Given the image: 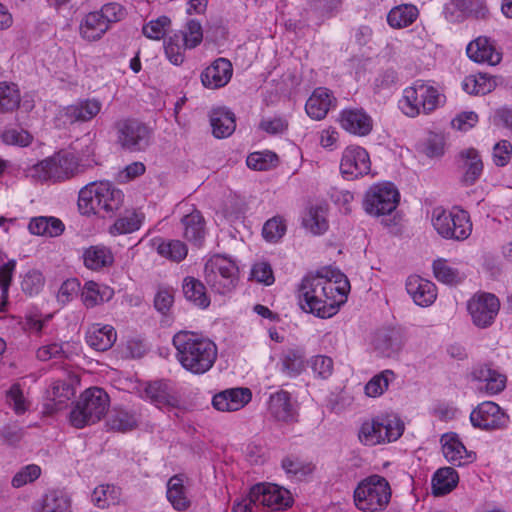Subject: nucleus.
Segmentation results:
<instances>
[{
  "label": "nucleus",
  "instance_id": "nucleus-63",
  "mask_svg": "<svg viewBox=\"0 0 512 512\" xmlns=\"http://www.w3.org/2000/svg\"><path fill=\"white\" fill-rule=\"evenodd\" d=\"M80 282L76 278L67 279L62 283L58 290L57 300L62 304L69 303L79 293Z\"/></svg>",
  "mask_w": 512,
  "mask_h": 512
},
{
  "label": "nucleus",
  "instance_id": "nucleus-56",
  "mask_svg": "<svg viewBox=\"0 0 512 512\" xmlns=\"http://www.w3.org/2000/svg\"><path fill=\"white\" fill-rule=\"evenodd\" d=\"M170 25L171 20L169 17L160 16L145 24L142 28V32L149 39L160 40L164 37Z\"/></svg>",
  "mask_w": 512,
  "mask_h": 512
},
{
  "label": "nucleus",
  "instance_id": "nucleus-60",
  "mask_svg": "<svg viewBox=\"0 0 512 512\" xmlns=\"http://www.w3.org/2000/svg\"><path fill=\"white\" fill-rule=\"evenodd\" d=\"M41 469L38 465L30 464L19 470L12 478V486L20 488L28 483L34 482L39 478Z\"/></svg>",
  "mask_w": 512,
  "mask_h": 512
},
{
  "label": "nucleus",
  "instance_id": "nucleus-58",
  "mask_svg": "<svg viewBox=\"0 0 512 512\" xmlns=\"http://www.w3.org/2000/svg\"><path fill=\"white\" fill-rule=\"evenodd\" d=\"M3 143L26 147L32 142V135L24 129L9 128L1 134Z\"/></svg>",
  "mask_w": 512,
  "mask_h": 512
},
{
  "label": "nucleus",
  "instance_id": "nucleus-17",
  "mask_svg": "<svg viewBox=\"0 0 512 512\" xmlns=\"http://www.w3.org/2000/svg\"><path fill=\"white\" fill-rule=\"evenodd\" d=\"M341 127L347 132L366 136L373 128V120L362 108H347L341 111L339 116Z\"/></svg>",
  "mask_w": 512,
  "mask_h": 512
},
{
  "label": "nucleus",
  "instance_id": "nucleus-5",
  "mask_svg": "<svg viewBox=\"0 0 512 512\" xmlns=\"http://www.w3.org/2000/svg\"><path fill=\"white\" fill-rule=\"evenodd\" d=\"M391 488L388 481L380 475H372L362 480L354 490V502L359 510L365 512L382 511L389 504Z\"/></svg>",
  "mask_w": 512,
  "mask_h": 512
},
{
  "label": "nucleus",
  "instance_id": "nucleus-20",
  "mask_svg": "<svg viewBox=\"0 0 512 512\" xmlns=\"http://www.w3.org/2000/svg\"><path fill=\"white\" fill-rule=\"evenodd\" d=\"M440 441L443 455L449 463L464 466L474 460L475 455L467 451L456 433H446Z\"/></svg>",
  "mask_w": 512,
  "mask_h": 512
},
{
  "label": "nucleus",
  "instance_id": "nucleus-9",
  "mask_svg": "<svg viewBox=\"0 0 512 512\" xmlns=\"http://www.w3.org/2000/svg\"><path fill=\"white\" fill-rule=\"evenodd\" d=\"M238 268L230 259L216 255L210 258L204 266V279L207 285L216 293L226 294L237 284Z\"/></svg>",
  "mask_w": 512,
  "mask_h": 512
},
{
  "label": "nucleus",
  "instance_id": "nucleus-16",
  "mask_svg": "<svg viewBox=\"0 0 512 512\" xmlns=\"http://www.w3.org/2000/svg\"><path fill=\"white\" fill-rule=\"evenodd\" d=\"M371 169L368 152L360 146L347 147L342 155L340 171L347 180L367 175Z\"/></svg>",
  "mask_w": 512,
  "mask_h": 512
},
{
  "label": "nucleus",
  "instance_id": "nucleus-23",
  "mask_svg": "<svg viewBox=\"0 0 512 512\" xmlns=\"http://www.w3.org/2000/svg\"><path fill=\"white\" fill-rule=\"evenodd\" d=\"M102 103L96 98L83 99L63 109L65 122H88L96 117L101 111Z\"/></svg>",
  "mask_w": 512,
  "mask_h": 512
},
{
  "label": "nucleus",
  "instance_id": "nucleus-10",
  "mask_svg": "<svg viewBox=\"0 0 512 512\" xmlns=\"http://www.w3.org/2000/svg\"><path fill=\"white\" fill-rule=\"evenodd\" d=\"M400 194L391 183H379L371 186L365 193L363 207L366 213L379 217L391 214L397 207Z\"/></svg>",
  "mask_w": 512,
  "mask_h": 512
},
{
  "label": "nucleus",
  "instance_id": "nucleus-29",
  "mask_svg": "<svg viewBox=\"0 0 512 512\" xmlns=\"http://www.w3.org/2000/svg\"><path fill=\"white\" fill-rule=\"evenodd\" d=\"M183 237L196 246H200L205 238V220L199 210L193 209L181 219Z\"/></svg>",
  "mask_w": 512,
  "mask_h": 512
},
{
  "label": "nucleus",
  "instance_id": "nucleus-32",
  "mask_svg": "<svg viewBox=\"0 0 512 512\" xmlns=\"http://www.w3.org/2000/svg\"><path fill=\"white\" fill-rule=\"evenodd\" d=\"M210 124L215 137L226 138L236 128L235 115L226 108L213 109L210 114Z\"/></svg>",
  "mask_w": 512,
  "mask_h": 512
},
{
  "label": "nucleus",
  "instance_id": "nucleus-24",
  "mask_svg": "<svg viewBox=\"0 0 512 512\" xmlns=\"http://www.w3.org/2000/svg\"><path fill=\"white\" fill-rule=\"evenodd\" d=\"M466 53L474 62L487 63L492 66L500 63L502 58L501 53L496 50L490 39L484 36L471 41L466 48Z\"/></svg>",
  "mask_w": 512,
  "mask_h": 512
},
{
  "label": "nucleus",
  "instance_id": "nucleus-50",
  "mask_svg": "<svg viewBox=\"0 0 512 512\" xmlns=\"http://www.w3.org/2000/svg\"><path fill=\"white\" fill-rule=\"evenodd\" d=\"M138 423V419L136 414L130 413L125 410L115 411L109 418L107 424L110 429L119 431V432H127L136 428Z\"/></svg>",
  "mask_w": 512,
  "mask_h": 512
},
{
  "label": "nucleus",
  "instance_id": "nucleus-1",
  "mask_svg": "<svg viewBox=\"0 0 512 512\" xmlns=\"http://www.w3.org/2000/svg\"><path fill=\"white\" fill-rule=\"evenodd\" d=\"M349 286H337L328 276L321 273L308 275L303 278L298 289V301L304 312L314 314L319 318H330L338 311L343 303Z\"/></svg>",
  "mask_w": 512,
  "mask_h": 512
},
{
  "label": "nucleus",
  "instance_id": "nucleus-33",
  "mask_svg": "<svg viewBox=\"0 0 512 512\" xmlns=\"http://www.w3.org/2000/svg\"><path fill=\"white\" fill-rule=\"evenodd\" d=\"M374 346L385 356H391L401 350L403 337L397 329H382L374 338Z\"/></svg>",
  "mask_w": 512,
  "mask_h": 512
},
{
  "label": "nucleus",
  "instance_id": "nucleus-34",
  "mask_svg": "<svg viewBox=\"0 0 512 512\" xmlns=\"http://www.w3.org/2000/svg\"><path fill=\"white\" fill-rule=\"evenodd\" d=\"M30 233L38 236L57 237L64 232V223L56 217L39 216L30 220Z\"/></svg>",
  "mask_w": 512,
  "mask_h": 512
},
{
  "label": "nucleus",
  "instance_id": "nucleus-22",
  "mask_svg": "<svg viewBox=\"0 0 512 512\" xmlns=\"http://www.w3.org/2000/svg\"><path fill=\"white\" fill-rule=\"evenodd\" d=\"M459 167L463 171L461 182L465 186L475 184L483 172V162L478 150L472 147L461 150Z\"/></svg>",
  "mask_w": 512,
  "mask_h": 512
},
{
  "label": "nucleus",
  "instance_id": "nucleus-26",
  "mask_svg": "<svg viewBox=\"0 0 512 512\" xmlns=\"http://www.w3.org/2000/svg\"><path fill=\"white\" fill-rule=\"evenodd\" d=\"M335 104L336 98L332 93L327 88L318 87L306 101L305 110L310 118L322 120Z\"/></svg>",
  "mask_w": 512,
  "mask_h": 512
},
{
  "label": "nucleus",
  "instance_id": "nucleus-45",
  "mask_svg": "<svg viewBox=\"0 0 512 512\" xmlns=\"http://www.w3.org/2000/svg\"><path fill=\"white\" fill-rule=\"evenodd\" d=\"M143 218V215L140 213L135 211L129 212L115 221L110 227V233L114 236L132 233L140 228Z\"/></svg>",
  "mask_w": 512,
  "mask_h": 512
},
{
  "label": "nucleus",
  "instance_id": "nucleus-4",
  "mask_svg": "<svg viewBox=\"0 0 512 512\" xmlns=\"http://www.w3.org/2000/svg\"><path fill=\"white\" fill-rule=\"evenodd\" d=\"M110 400L108 394L99 387L86 389L70 412V422L76 428L100 421L107 413Z\"/></svg>",
  "mask_w": 512,
  "mask_h": 512
},
{
  "label": "nucleus",
  "instance_id": "nucleus-14",
  "mask_svg": "<svg viewBox=\"0 0 512 512\" xmlns=\"http://www.w3.org/2000/svg\"><path fill=\"white\" fill-rule=\"evenodd\" d=\"M472 322L479 328L492 325L500 309L499 299L491 293L474 295L467 303Z\"/></svg>",
  "mask_w": 512,
  "mask_h": 512
},
{
  "label": "nucleus",
  "instance_id": "nucleus-43",
  "mask_svg": "<svg viewBox=\"0 0 512 512\" xmlns=\"http://www.w3.org/2000/svg\"><path fill=\"white\" fill-rule=\"evenodd\" d=\"M113 262V256L104 246H91L84 253V264L91 270H99Z\"/></svg>",
  "mask_w": 512,
  "mask_h": 512
},
{
  "label": "nucleus",
  "instance_id": "nucleus-28",
  "mask_svg": "<svg viewBox=\"0 0 512 512\" xmlns=\"http://www.w3.org/2000/svg\"><path fill=\"white\" fill-rule=\"evenodd\" d=\"M472 380L484 383L480 389H485L488 394L500 393L506 385V376L487 365H478L471 372Z\"/></svg>",
  "mask_w": 512,
  "mask_h": 512
},
{
  "label": "nucleus",
  "instance_id": "nucleus-2",
  "mask_svg": "<svg viewBox=\"0 0 512 512\" xmlns=\"http://www.w3.org/2000/svg\"><path fill=\"white\" fill-rule=\"evenodd\" d=\"M176 359L188 372L196 375L209 371L217 359V346L208 338L191 331H179L172 339Z\"/></svg>",
  "mask_w": 512,
  "mask_h": 512
},
{
  "label": "nucleus",
  "instance_id": "nucleus-30",
  "mask_svg": "<svg viewBox=\"0 0 512 512\" xmlns=\"http://www.w3.org/2000/svg\"><path fill=\"white\" fill-rule=\"evenodd\" d=\"M117 338L115 329L110 325L94 324L86 333V342L97 351H106L112 347Z\"/></svg>",
  "mask_w": 512,
  "mask_h": 512
},
{
  "label": "nucleus",
  "instance_id": "nucleus-36",
  "mask_svg": "<svg viewBox=\"0 0 512 512\" xmlns=\"http://www.w3.org/2000/svg\"><path fill=\"white\" fill-rule=\"evenodd\" d=\"M458 474L454 468L443 467L438 469L432 478V491L435 496L450 493L457 485Z\"/></svg>",
  "mask_w": 512,
  "mask_h": 512
},
{
  "label": "nucleus",
  "instance_id": "nucleus-49",
  "mask_svg": "<svg viewBox=\"0 0 512 512\" xmlns=\"http://www.w3.org/2000/svg\"><path fill=\"white\" fill-rule=\"evenodd\" d=\"M395 374L391 370H384L372 377L365 385V394L369 397L381 396L388 388L389 383L394 380Z\"/></svg>",
  "mask_w": 512,
  "mask_h": 512
},
{
  "label": "nucleus",
  "instance_id": "nucleus-41",
  "mask_svg": "<svg viewBox=\"0 0 512 512\" xmlns=\"http://www.w3.org/2000/svg\"><path fill=\"white\" fill-rule=\"evenodd\" d=\"M121 494V489L117 486L99 485L92 493V501L98 508L104 509L110 505L118 504Z\"/></svg>",
  "mask_w": 512,
  "mask_h": 512
},
{
  "label": "nucleus",
  "instance_id": "nucleus-37",
  "mask_svg": "<svg viewBox=\"0 0 512 512\" xmlns=\"http://www.w3.org/2000/svg\"><path fill=\"white\" fill-rule=\"evenodd\" d=\"M37 512H71V499L62 490H50L43 496Z\"/></svg>",
  "mask_w": 512,
  "mask_h": 512
},
{
  "label": "nucleus",
  "instance_id": "nucleus-12",
  "mask_svg": "<svg viewBox=\"0 0 512 512\" xmlns=\"http://www.w3.org/2000/svg\"><path fill=\"white\" fill-rule=\"evenodd\" d=\"M251 501L270 510H282L292 505L289 490L272 483H258L251 487Z\"/></svg>",
  "mask_w": 512,
  "mask_h": 512
},
{
  "label": "nucleus",
  "instance_id": "nucleus-48",
  "mask_svg": "<svg viewBox=\"0 0 512 512\" xmlns=\"http://www.w3.org/2000/svg\"><path fill=\"white\" fill-rule=\"evenodd\" d=\"M433 272L438 281L448 285L458 284L463 279V275L456 268L448 265L444 259L434 261Z\"/></svg>",
  "mask_w": 512,
  "mask_h": 512
},
{
  "label": "nucleus",
  "instance_id": "nucleus-64",
  "mask_svg": "<svg viewBox=\"0 0 512 512\" xmlns=\"http://www.w3.org/2000/svg\"><path fill=\"white\" fill-rule=\"evenodd\" d=\"M251 278L266 286L273 284L275 280L271 265L267 262L255 263L251 270Z\"/></svg>",
  "mask_w": 512,
  "mask_h": 512
},
{
  "label": "nucleus",
  "instance_id": "nucleus-42",
  "mask_svg": "<svg viewBox=\"0 0 512 512\" xmlns=\"http://www.w3.org/2000/svg\"><path fill=\"white\" fill-rule=\"evenodd\" d=\"M303 225L315 235L323 234L328 228L326 209L322 206H311L303 217Z\"/></svg>",
  "mask_w": 512,
  "mask_h": 512
},
{
  "label": "nucleus",
  "instance_id": "nucleus-44",
  "mask_svg": "<svg viewBox=\"0 0 512 512\" xmlns=\"http://www.w3.org/2000/svg\"><path fill=\"white\" fill-rule=\"evenodd\" d=\"M157 252L164 258L180 262L187 256L188 249L180 240H161L157 246Z\"/></svg>",
  "mask_w": 512,
  "mask_h": 512
},
{
  "label": "nucleus",
  "instance_id": "nucleus-59",
  "mask_svg": "<svg viewBox=\"0 0 512 512\" xmlns=\"http://www.w3.org/2000/svg\"><path fill=\"white\" fill-rule=\"evenodd\" d=\"M286 232V224L281 217L266 221L263 226V237L270 242H277Z\"/></svg>",
  "mask_w": 512,
  "mask_h": 512
},
{
  "label": "nucleus",
  "instance_id": "nucleus-27",
  "mask_svg": "<svg viewBox=\"0 0 512 512\" xmlns=\"http://www.w3.org/2000/svg\"><path fill=\"white\" fill-rule=\"evenodd\" d=\"M145 397L158 408H175L179 405L172 387L163 380L149 383L145 390Z\"/></svg>",
  "mask_w": 512,
  "mask_h": 512
},
{
  "label": "nucleus",
  "instance_id": "nucleus-13",
  "mask_svg": "<svg viewBox=\"0 0 512 512\" xmlns=\"http://www.w3.org/2000/svg\"><path fill=\"white\" fill-rule=\"evenodd\" d=\"M76 169L77 166L73 155H58L36 164L33 167V176L43 181H60L72 176Z\"/></svg>",
  "mask_w": 512,
  "mask_h": 512
},
{
  "label": "nucleus",
  "instance_id": "nucleus-51",
  "mask_svg": "<svg viewBox=\"0 0 512 512\" xmlns=\"http://www.w3.org/2000/svg\"><path fill=\"white\" fill-rule=\"evenodd\" d=\"M247 166L256 171H267L275 167L278 157L271 151L251 153L246 160Z\"/></svg>",
  "mask_w": 512,
  "mask_h": 512
},
{
  "label": "nucleus",
  "instance_id": "nucleus-40",
  "mask_svg": "<svg viewBox=\"0 0 512 512\" xmlns=\"http://www.w3.org/2000/svg\"><path fill=\"white\" fill-rule=\"evenodd\" d=\"M183 293L186 299L200 308H207L210 299L206 294L205 286L194 277H186L183 281Z\"/></svg>",
  "mask_w": 512,
  "mask_h": 512
},
{
  "label": "nucleus",
  "instance_id": "nucleus-52",
  "mask_svg": "<svg viewBox=\"0 0 512 512\" xmlns=\"http://www.w3.org/2000/svg\"><path fill=\"white\" fill-rule=\"evenodd\" d=\"M16 268V261L11 259L0 266V289H1V303L0 311L5 310L8 303L9 288L12 282L13 274Z\"/></svg>",
  "mask_w": 512,
  "mask_h": 512
},
{
  "label": "nucleus",
  "instance_id": "nucleus-39",
  "mask_svg": "<svg viewBox=\"0 0 512 512\" xmlns=\"http://www.w3.org/2000/svg\"><path fill=\"white\" fill-rule=\"evenodd\" d=\"M166 495L174 509L185 511L189 508L190 501L186 495L183 480L178 475H174L168 480Z\"/></svg>",
  "mask_w": 512,
  "mask_h": 512
},
{
  "label": "nucleus",
  "instance_id": "nucleus-11",
  "mask_svg": "<svg viewBox=\"0 0 512 512\" xmlns=\"http://www.w3.org/2000/svg\"><path fill=\"white\" fill-rule=\"evenodd\" d=\"M117 142L127 151H144L150 142V130L135 119H123L115 123Z\"/></svg>",
  "mask_w": 512,
  "mask_h": 512
},
{
  "label": "nucleus",
  "instance_id": "nucleus-6",
  "mask_svg": "<svg viewBox=\"0 0 512 512\" xmlns=\"http://www.w3.org/2000/svg\"><path fill=\"white\" fill-rule=\"evenodd\" d=\"M404 431V423L393 414L380 415L365 421L359 430L358 438L368 446L396 441Z\"/></svg>",
  "mask_w": 512,
  "mask_h": 512
},
{
  "label": "nucleus",
  "instance_id": "nucleus-19",
  "mask_svg": "<svg viewBox=\"0 0 512 512\" xmlns=\"http://www.w3.org/2000/svg\"><path fill=\"white\" fill-rule=\"evenodd\" d=\"M252 393L249 388H231L214 395L212 405L222 412L237 411L251 401Z\"/></svg>",
  "mask_w": 512,
  "mask_h": 512
},
{
  "label": "nucleus",
  "instance_id": "nucleus-31",
  "mask_svg": "<svg viewBox=\"0 0 512 512\" xmlns=\"http://www.w3.org/2000/svg\"><path fill=\"white\" fill-rule=\"evenodd\" d=\"M108 30V24L97 11L86 14L79 25L81 37L89 42L101 39Z\"/></svg>",
  "mask_w": 512,
  "mask_h": 512
},
{
  "label": "nucleus",
  "instance_id": "nucleus-46",
  "mask_svg": "<svg viewBox=\"0 0 512 512\" xmlns=\"http://www.w3.org/2000/svg\"><path fill=\"white\" fill-rule=\"evenodd\" d=\"M20 93L15 84L0 83V113L12 112L19 107Z\"/></svg>",
  "mask_w": 512,
  "mask_h": 512
},
{
  "label": "nucleus",
  "instance_id": "nucleus-61",
  "mask_svg": "<svg viewBox=\"0 0 512 512\" xmlns=\"http://www.w3.org/2000/svg\"><path fill=\"white\" fill-rule=\"evenodd\" d=\"M97 12L102 16L109 28L111 23L121 21L126 15L125 8L116 2L104 4Z\"/></svg>",
  "mask_w": 512,
  "mask_h": 512
},
{
  "label": "nucleus",
  "instance_id": "nucleus-54",
  "mask_svg": "<svg viewBox=\"0 0 512 512\" xmlns=\"http://www.w3.org/2000/svg\"><path fill=\"white\" fill-rule=\"evenodd\" d=\"M181 36V41L188 49H193L198 46L203 39V31L200 22L196 20H189L185 26L184 31L177 33Z\"/></svg>",
  "mask_w": 512,
  "mask_h": 512
},
{
  "label": "nucleus",
  "instance_id": "nucleus-53",
  "mask_svg": "<svg viewBox=\"0 0 512 512\" xmlns=\"http://www.w3.org/2000/svg\"><path fill=\"white\" fill-rule=\"evenodd\" d=\"M462 87L468 94L485 95L492 90L493 82L482 74L470 75L464 79Z\"/></svg>",
  "mask_w": 512,
  "mask_h": 512
},
{
  "label": "nucleus",
  "instance_id": "nucleus-15",
  "mask_svg": "<svg viewBox=\"0 0 512 512\" xmlns=\"http://www.w3.org/2000/svg\"><path fill=\"white\" fill-rule=\"evenodd\" d=\"M470 421L476 428L495 430L506 427L509 417L499 405L491 401H485L471 412Z\"/></svg>",
  "mask_w": 512,
  "mask_h": 512
},
{
  "label": "nucleus",
  "instance_id": "nucleus-3",
  "mask_svg": "<svg viewBox=\"0 0 512 512\" xmlns=\"http://www.w3.org/2000/svg\"><path fill=\"white\" fill-rule=\"evenodd\" d=\"M123 192L110 182L89 183L79 191L78 209L82 215H113L123 204Z\"/></svg>",
  "mask_w": 512,
  "mask_h": 512
},
{
  "label": "nucleus",
  "instance_id": "nucleus-57",
  "mask_svg": "<svg viewBox=\"0 0 512 512\" xmlns=\"http://www.w3.org/2000/svg\"><path fill=\"white\" fill-rule=\"evenodd\" d=\"M44 283L45 279L42 273L38 270L32 269L25 274L21 282V288L25 294L33 296L42 290Z\"/></svg>",
  "mask_w": 512,
  "mask_h": 512
},
{
  "label": "nucleus",
  "instance_id": "nucleus-62",
  "mask_svg": "<svg viewBox=\"0 0 512 512\" xmlns=\"http://www.w3.org/2000/svg\"><path fill=\"white\" fill-rule=\"evenodd\" d=\"M6 398L15 413L23 414L27 410L28 405L19 384L11 386L6 393Z\"/></svg>",
  "mask_w": 512,
  "mask_h": 512
},
{
  "label": "nucleus",
  "instance_id": "nucleus-18",
  "mask_svg": "<svg viewBox=\"0 0 512 512\" xmlns=\"http://www.w3.org/2000/svg\"><path fill=\"white\" fill-rule=\"evenodd\" d=\"M268 413L278 422L292 423L297 421V410L289 392L279 390L272 393L268 401Z\"/></svg>",
  "mask_w": 512,
  "mask_h": 512
},
{
  "label": "nucleus",
  "instance_id": "nucleus-7",
  "mask_svg": "<svg viewBox=\"0 0 512 512\" xmlns=\"http://www.w3.org/2000/svg\"><path fill=\"white\" fill-rule=\"evenodd\" d=\"M431 223L445 239L462 241L472 232L469 215L464 210L449 211L441 206L435 207L431 213Z\"/></svg>",
  "mask_w": 512,
  "mask_h": 512
},
{
  "label": "nucleus",
  "instance_id": "nucleus-21",
  "mask_svg": "<svg viewBox=\"0 0 512 512\" xmlns=\"http://www.w3.org/2000/svg\"><path fill=\"white\" fill-rule=\"evenodd\" d=\"M232 73L231 62L218 58L201 73V82L208 89H218L230 81Z\"/></svg>",
  "mask_w": 512,
  "mask_h": 512
},
{
  "label": "nucleus",
  "instance_id": "nucleus-55",
  "mask_svg": "<svg viewBox=\"0 0 512 512\" xmlns=\"http://www.w3.org/2000/svg\"><path fill=\"white\" fill-rule=\"evenodd\" d=\"M165 54L174 65H180L184 61V52L188 47L184 46L181 36L174 34L164 43Z\"/></svg>",
  "mask_w": 512,
  "mask_h": 512
},
{
  "label": "nucleus",
  "instance_id": "nucleus-47",
  "mask_svg": "<svg viewBox=\"0 0 512 512\" xmlns=\"http://www.w3.org/2000/svg\"><path fill=\"white\" fill-rule=\"evenodd\" d=\"M305 356L301 350L290 349L282 357V370L289 377L299 375L305 367Z\"/></svg>",
  "mask_w": 512,
  "mask_h": 512
},
{
  "label": "nucleus",
  "instance_id": "nucleus-38",
  "mask_svg": "<svg viewBox=\"0 0 512 512\" xmlns=\"http://www.w3.org/2000/svg\"><path fill=\"white\" fill-rule=\"evenodd\" d=\"M418 9L412 4H402L392 8L387 15L388 24L395 29L411 25L418 17Z\"/></svg>",
  "mask_w": 512,
  "mask_h": 512
},
{
  "label": "nucleus",
  "instance_id": "nucleus-8",
  "mask_svg": "<svg viewBox=\"0 0 512 512\" xmlns=\"http://www.w3.org/2000/svg\"><path fill=\"white\" fill-rule=\"evenodd\" d=\"M439 91L423 81H416L413 86L403 92L399 107L409 117H415L421 111L429 113L440 104Z\"/></svg>",
  "mask_w": 512,
  "mask_h": 512
},
{
  "label": "nucleus",
  "instance_id": "nucleus-35",
  "mask_svg": "<svg viewBox=\"0 0 512 512\" xmlns=\"http://www.w3.org/2000/svg\"><path fill=\"white\" fill-rule=\"evenodd\" d=\"M113 295L114 292L111 288L101 286L93 281H88L82 289L81 298L87 308H92L104 302H108Z\"/></svg>",
  "mask_w": 512,
  "mask_h": 512
},
{
  "label": "nucleus",
  "instance_id": "nucleus-25",
  "mask_svg": "<svg viewBox=\"0 0 512 512\" xmlns=\"http://www.w3.org/2000/svg\"><path fill=\"white\" fill-rule=\"evenodd\" d=\"M406 290L413 301L422 307L430 306L437 296L435 285L417 275H412L407 278Z\"/></svg>",
  "mask_w": 512,
  "mask_h": 512
}]
</instances>
